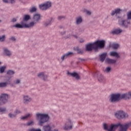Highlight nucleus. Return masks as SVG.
<instances>
[{
	"instance_id": "nucleus-1",
	"label": "nucleus",
	"mask_w": 131,
	"mask_h": 131,
	"mask_svg": "<svg viewBox=\"0 0 131 131\" xmlns=\"http://www.w3.org/2000/svg\"><path fill=\"white\" fill-rule=\"evenodd\" d=\"M36 118L37 120L39 121V125H42L43 123L49 120V115L37 113L36 115Z\"/></svg>"
},
{
	"instance_id": "nucleus-2",
	"label": "nucleus",
	"mask_w": 131,
	"mask_h": 131,
	"mask_svg": "<svg viewBox=\"0 0 131 131\" xmlns=\"http://www.w3.org/2000/svg\"><path fill=\"white\" fill-rule=\"evenodd\" d=\"M35 23H36L31 22L29 24H27L26 23H24V21H21V25L17 24L14 25L13 27H15L16 28H32Z\"/></svg>"
},
{
	"instance_id": "nucleus-3",
	"label": "nucleus",
	"mask_w": 131,
	"mask_h": 131,
	"mask_svg": "<svg viewBox=\"0 0 131 131\" xmlns=\"http://www.w3.org/2000/svg\"><path fill=\"white\" fill-rule=\"evenodd\" d=\"M122 100L121 94H113L111 95L110 101L111 103H117Z\"/></svg>"
},
{
	"instance_id": "nucleus-4",
	"label": "nucleus",
	"mask_w": 131,
	"mask_h": 131,
	"mask_svg": "<svg viewBox=\"0 0 131 131\" xmlns=\"http://www.w3.org/2000/svg\"><path fill=\"white\" fill-rule=\"evenodd\" d=\"M115 116L118 119H122L123 118H126V117H128V115H127L124 112L119 111L115 114Z\"/></svg>"
},
{
	"instance_id": "nucleus-5",
	"label": "nucleus",
	"mask_w": 131,
	"mask_h": 131,
	"mask_svg": "<svg viewBox=\"0 0 131 131\" xmlns=\"http://www.w3.org/2000/svg\"><path fill=\"white\" fill-rule=\"evenodd\" d=\"M8 99L9 95L7 94H2L0 95V106L5 105V104L8 102Z\"/></svg>"
},
{
	"instance_id": "nucleus-6",
	"label": "nucleus",
	"mask_w": 131,
	"mask_h": 131,
	"mask_svg": "<svg viewBox=\"0 0 131 131\" xmlns=\"http://www.w3.org/2000/svg\"><path fill=\"white\" fill-rule=\"evenodd\" d=\"M94 43L95 50H98V48L103 49L105 47V41L98 40L96 41Z\"/></svg>"
},
{
	"instance_id": "nucleus-7",
	"label": "nucleus",
	"mask_w": 131,
	"mask_h": 131,
	"mask_svg": "<svg viewBox=\"0 0 131 131\" xmlns=\"http://www.w3.org/2000/svg\"><path fill=\"white\" fill-rule=\"evenodd\" d=\"M51 7H52V4L51 2H47L39 6V9L42 11H46V10H48V9L51 8Z\"/></svg>"
},
{
	"instance_id": "nucleus-8",
	"label": "nucleus",
	"mask_w": 131,
	"mask_h": 131,
	"mask_svg": "<svg viewBox=\"0 0 131 131\" xmlns=\"http://www.w3.org/2000/svg\"><path fill=\"white\" fill-rule=\"evenodd\" d=\"M63 128L64 129V130L72 129V122H71V120H70V119H68L67 120L66 124Z\"/></svg>"
},
{
	"instance_id": "nucleus-9",
	"label": "nucleus",
	"mask_w": 131,
	"mask_h": 131,
	"mask_svg": "<svg viewBox=\"0 0 131 131\" xmlns=\"http://www.w3.org/2000/svg\"><path fill=\"white\" fill-rule=\"evenodd\" d=\"M118 24L121 26H125V27H127V26L129 25L130 23L129 20H124L122 19V18H120L118 21Z\"/></svg>"
},
{
	"instance_id": "nucleus-10",
	"label": "nucleus",
	"mask_w": 131,
	"mask_h": 131,
	"mask_svg": "<svg viewBox=\"0 0 131 131\" xmlns=\"http://www.w3.org/2000/svg\"><path fill=\"white\" fill-rule=\"evenodd\" d=\"M96 74L97 76L98 81L100 82H105V81H106V79L104 78V76H103L99 71L96 72Z\"/></svg>"
},
{
	"instance_id": "nucleus-11",
	"label": "nucleus",
	"mask_w": 131,
	"mask_h": 131,
	"mask_svg": "<svg viewBox=\"0 0 131 131\" xmlns=\"http://www.w3.org/2000/svg\"><path fill=\"white\" fill-rule=\"evenodd\" d=\"M121 96L122 100V99L124 100H129V99H131V92H128L127 93L121 94Z\"/></svg>"
},
{
	"instance_id": "nucleus-12",
	"label": "nucleus",
	"mask_w": 131,
	"mask_h": 131,
	"mask_svg": "<svg viewBox=\"0 0 131 131\" xmlns=\"http://www.w3.org/2000/svg\"><path fill=\"white\" fill-rule=\"evenodd\" d=\"M32 101V99L31 98L29 97V96L27 95H25L23 97V103L24 104H28V103H30V102H31Z\"/></svg>"
},
{
	"instance_id": "nucleus-13",
	"label": "nucleus",
	"mask_w": 131,
	"mask_h": 131,
	"mask_svg": "<svg viewBox=\"0 0 131 131\" xmlns=\"http://www.w3.org/2000/svg\"><path fill=\"white\" fill-rule=\"evenodd\" d=\"M40 19V14H35L33 17L34 21H32V22L35 23L34 24V25H35V24H36V23H37V22L39 21Z\"/></svg>"
},
{
	"instance_id": "nucleus-14",
	"label": "nucleus",
	"mask_w": 131,
	"mask_h": 131,
	"mask_svg": "<svg viewBox=\"0 0 131 131\" xmlns=\"http://www.w3.org/2000/svg\"><path fill=\"white\" fill-rule=\"evenodd\" d=\"M94 43H90L86 46V51H88V52H90V51H92L93 49L95 50V46H94Z\"/></svg>"
},
{
	"instance_id": "nucleus-15",
	"label": "nucleus",
	"mask_w": 131,
	"mask_h": 131,
	"mask_svg": "<svg viewBox=\"0 0 131 131\" xmlns=\"http://www.w3.org/2000/svg\"><path fill=\"white\" fill-rule=\"evenodd\" d=\"M122 12V10L120 9H116L114 10H113L111 13L112 16H114V15H118V14H119L120 13H121Z\"/></svg>"
},
{
	"instance_id": "nucleus-16",
	"label": "nucleus",
	"mask_w": 131,
	"mask_h": 131,
	"mask_svg": "<svg viewBox=\"0 0 131 131\" xmlns=\"http://www.w3.org/2000/svg\"><path fill=\"white\" fill-rule=\"evenodd\" d=\"M68 74L69 75H71L73 77H75L76 79H79V75L77 73H70V72H68Z\"/></svg>"
},
{
	"instance_id": "nucleus-17",
	"label": "nucleus",
	"mask_w": 131,
	"mask_h": 131,
	"mask_svg": "<svg viewBox=\"0 0 131 131\" xmlns=\"http://www.w3.org/2000/svg\"><path fill=\"white\" fill-rule=\"evenodd\" d=\"M121 32H122V30L117 29L112 31L111 33L112 34H119V33H121Z\"/></svg>"
},
{
	"instance_id": "nucleus-18",
	"label": "nucleus",
	"mask_w": 131,
	"mask_h": 131,
	"mask_svg": "<svg viewBox=\"0 0 131 131\" xmlns=\"http://www.w3.org/2000/svg\"><path fill=\"white\" fill-rule=\"evenodd\" d=\"M19 113H20V111L16 110L15 111V114H12L10 113L8 115V116L10 118H14V117H16V116L17 115V114H19Z\"/></svg>"
},
{
	"instance_id": "nucleus-19",
	"label": "nucleus",
	"mask_w": 131,
	"mask_h": 131,
	"mask_svg": "<svg viewBox=\"0 0 131 131\" xmlns=\"http://www.w3.org/2000/svg\"><path fill=\"white\" fill-rule=\"evenodd\" d=\"M71 55H73V53H72V52H68L67 54L63 55L61 57V59H62V61H64V59H67V58H68V57H69V56H71Z\"/></svg>"
},
{
	"instance_id": "nucleus-20",
	"label": "nucleus",
	"mask_w": 131,
	"mask_h": 131,
	"mask_svg": "<svg viewBox=\"0 0 131 131\" xmlns=\"http://www.w3.org/2000/svg\"><path fill=\"white\" fill-rule=\"evenodd\" d=\"M107 56V53H104L100 55V60L101 62H104L106 57Z\"/></svg>"
},
{
	"instance_id": "nucleus-21",
	"label": "nucleus",
	"mask_w": 131,
	"mask_h": 131,
	"mask_svg": "<svg viewBox=\"0 0 131 131\" xmlns=\"http://www.w3.org/2000/svg\"><path fill=\"white\" fill-rule=\"evenodd\" d=\"M110 56L112 57H116V58H119V54L115 51L111 52L110 53Z\"/></svg>"
},
{
	"instance_id": "nucleus-22",
	"label": "nucleus",
	"mask_w": 131,
	"mask_h": 131,
	"mask_svg": "<svg viewBox=\"0 0 131 131\" xmlns=\"http://www.w3.org/2000/svg\"><path fill=\"white\" fill-rule=\"evenodd\" d=\"M106 62H107L108 64H114L116 63V60L110 58H106Z\"/></svg>"
},
{
	"instance_id": "nucleus-23",
	"label": "nucleus",
	"mask_w": 131,
	"mask_h": 131,
	"mask_svg": "<svg viewBox=\"0 0 131 131\" xmlns=\"http://www.w3.org/2000/svg\"><path fill=\"white\" fill-rule=\"evenodd\" d=\"M38 77H42L43 80H46L47 78H48V76L45 75L44 73H41L38 74Z\"/></svg>"
},
{
	"instance_id": "nucleus-24",
	"label": "nucleus",
	"mask_w": 131,
	"mask_h": 131,
	"mask_svg": "<svg viewBox=\"0 0 131 131\" xmlns=\"http://www.w3.org/2000/svg\"><path fill=\"white\" fill-rule=\"evenodd\" d=\"M31 116H32V115H31V114H28L26 116L21 117V119L22 120H26V119L29 118V117H31Z\"/></svg>"
},
{
	"instance_id": "nucleus-25",
	"label": "nucleus",
	"mask_w": 131,
	"mask_h": 131,
	"mask_svg": "<svg viewBox=\"0 0 131 131\" xmlns=\"http://www.w3.org/2000/svg\"><path fill=\"white\" fill-rule=\"evenodd\" d=\"M30 19V16L28 15H25L23 20L22 22H24V23H26V21H28Z\"/></svg>"
},
{
	"instance_id": "nucleus-26",
	"label": "nucleus",
	"mask_w": 131,
	"mask_h": 131,
	"mask_svg": "<svg viewBox=\"0 0 131 131\" xmlns=\"http://www.w3.org/2000/svg\"><path fill=\"white\" fill-rule=\"evenodd\" d=\"M4 53L6 56H11L12 55L10 51L8 50L7 48L4 49Z\"/></svg>"
},
{
	"instance_id": "nucleus-27",
	"label": "nucleus",
	"mask_w": 131,
	"mask_h": 131,
	"mask_svg": "<svg viewBox=\"0 0 131 131\" xmlns=\"http://www.w3.org/2000/svg\"><path fill=\"white\" fill-rule=\"evenodd\" d=\"M51 126L48 125L43 126V129L45 131H51Z\"/></svg>"
},
{
	"instance_id": "nucleus-28",
	"label": "nucleus",
	"mask_w": 131,
	"mask_h": 131,
	"mask_svg": "<svg viewBox=\"0 0 131 131\" xmlns=\"http://www.w3.org/2000/svg\"><path fill=\"white\" fill-rule=\"evenodd\" d=\"M81 22H82V18H81V17H79L76 18V24H80Z\"/></svg>"
},
{
	"instance_id": "nucleus-29",
	"label": "nucleus",
	"mask_w": 131,
	"mask_h": 131,
	"mask_svg": "<svg viewBox=\"0 0 131 131\" xmlns=\"http://www.w3.org/2000/svg\"><path fill=\"white\" fill-rule=\"evenodd\" d=\"M8 85L7 82H1L0 83V88H6Z\"/></svg>"
},
{
	"instance_id": "nucleus-30",
	"label": "nucleus",
	"mask_w": 131,
	"mask_h": 131,
	"mask_svg": "<svg viewBox=\"0 0 131 131\" xmlns=\"http://www.w3.org/2000/svg\"><path fill=\"white\" fill-rule=\"evenodd\" d=\"M4 3H10L11 4H14L15 3V0H3Z\"/></svg>"
},
{
	"instance_id": "nucleus-31",
	"label": "nucleus",
	"mask_w": 131,
	"mask_h": 131,
	"mask_svg": "<svg viewBox=\"0 0 131 131\" xmlns=\"http://www.w3.org/2000/svg\"><path fill=\"white\" fill-rule=\"evenodd\" d=\"M75 50L77 52L78 54H82L83 53V51L78 47H76Z\"/></svg>"
},
{
	"instance_id": "nucleus-32",
	"label": "nucleus",
	"mask_w": 131,
	"mask_h": 131,
	"mask_svg": "<svg viewBox=\"0 0 131 131\" xmlns=\"http://www.w3.org/2000/svg\"><path fill=\"white\" fill-rule=\"evenodd\" d=\"M119 47V45L118 44L116 43H113L112 45V47L113 49H118V48Z\"/></svg>"
},
{
	"instance_id": "nucleus-33",
	"label": "nucleus",
	"mask_w": 131,
	"mask_h": 131,
	"mask_svg": "<svg viewBox=\"0 0 131 131\" xmlns=\"http://www.w3.org/2000/svg\"><path fill=\"white\" fill-rule=\"evenodd\" d=\"M5 70H6V67H1L0 68V72L1 73H4L5 72Z\"/></svg>"
},
{
	"instance_id": "nucleus-34",
	"label": "nucleus",
	"mask_w": 131,
	"mask_h": 131,
	"mask_svg": "<svg viewBox=\"0 0 131 131\" xmlns=\"http://www.w3.org/2000/svg\"><path fill=\"white\" fill-rule=\"evenodd\" d=\"M36 8L35 7H32V8H31V9L30 10V13H34V12H36Z\"/></svg>"
},
{
	"instance_id": "nucleus-35",
	"label": "nucleus",
	"mask_w": 131,
	"mask_h": 131,
	"mask_svg": "<svg viewBox=\"0 0 131 131\" xmlns=\"http://www.w3.org/2000/svg\"><path fill=\"white\" fill-rule=\"evenodd\" d=\"M14 73L15 72H14V71L11 70H9L7 72V74H8L9 75H13V74H14Z\"/></svg>"
},
{
	"instance_id": "nucleus-36",
	"label": "nucleus",
	"mask_w": 131,
	"mask_h": 131,
	"mask_svg": "<svg viewBox=\"0 0 131 131\" xmlns=\"http://www.w3.org/2000/svg\"><path fill=\"white\" fill-rule=\"evenodd\" d=\"M127 17L128 19H131V11H129L127 13Z\"/></svg>"
},
{
	"instance_id": "nucleus-37",
	"label": "nucleus",
	"mask_w": 131,
	"mask_h": 131,
	"mask_svg": "<svg viewBox=\"0 0 131 131\" xmlns=\"http://www.w3.org/2000/svg\"><path fill=\"white\" fill-rule=\"evenodd\" d=\"M5 36L4 35L2 37L0 36V41H5Z\"/></svg>"
},
{
	"instance_id": "nucleus-38",
	"label": "nucleus",
	"mask_w": 131,
	"mask_h": 131,
	"mask_svg": "<svg viewBox=\"0 0 131 131\" xmlns=\"http://www.w3.org/2000/svg\"><path fill=\"white\" fill-rule=\"evenodd\" d=\"M111 70V68L110 67H107L105 69V71L107 72V73H108V72H110Z\"/></svg>"
},
{
	"instance_id": "nucleus-39",
	"label": "nucleus",
	"mask_w": 131,
	"mask_h": 131,
	"mask_svg": "<svg viewBox=\"0 0 131 131\" xmlns=\"http://www.w3.org/2000/svg\"><path fill=\"white\" fill-rule=\"evenodd\" d=\"M62 19H65V16H59L58 17V20H62Z\"/></svg>"
},
{
	"instance_id": "nucleus-40",
	"label": "nucleus",
	"mask_w": 131,
	"mask_h": 131,
	"mask_svg": "<svg viewBox=\"0 0 131 131\" xmlns=\"http://www.w3.org/2000/svg\"><path fill=\"white\" fill-rule=\"evenodd\" d=\"M6 111V108L0 107V112H5Z\"/></svg>"
},
{
	"instance_id": "nucleus-41",
	"label": "nucleus",
	"mask_w": 131,
	"mask_h": 131,
	"mask_svg": "<svg viewBox=\"0 0 131 131\" xmlns=\"http://www.w3.org/2000/svg\"><path fill=\"white\" fill-rule=\"evenodd\" d=\"M27 124V125H32V124H33V121H30Z\"/></svg>"
},
{
	"instance_id": "nucleus-42",
	"label": "nucleus",
	"mask_w": 131,
	"mask_h": 131,
	"mask_svg": "<svg viewBox=\"0 0 131 131\" xmlns=\"http://www.w3.org/2000/svg\"><path fill=\"white\" fill-rule=\"evenodd\" d=\"M86 13L87 14V15H91L92 12H91V11H90L89 10H86Z\"/></svg>"
},
{
	"instance_id": "nucleus-43",
	"label": "nucleus",
	"mask_w": 131,
	"mask_h": 131,
	"mask_svg": "<svg viewBox=\"0 0 131 131\" xmlns=\"http://www.w3.org/2000/svg\"><path fill=\"white\" fill-rule=\"evenodd\" d=\"M14 82L16 84H17L18 83H20V80L17 79L16 80H15V81H14Z\"/></svg>"
},
{
	"instance_id": "nucleus-44",
	"label": "nucleus",
	"mask_w": 131,
	"mask_h": 131,
	"mask_svg": "<svg viewBox=\"0 0 131 131\" xmlns=\"http://www.w3.org/2000/svg\"><path fill=\"white\" fill-rule=\"evenodd\" d=\"M51 25V21H50L49 23H46L45 24V26H48V25Z\"/></svg>"
},
{
	"instance_id": "nucleus-45",
	"label": "nucleus",
	"mask_w": 131,
	"mask_h": 131,
	"mask_svg": "<svg viewBox=\"0 0 131 131\" xmlns=\"http://www.w3.org/2000/svg\"><path fill=\"white\" fill-rule=\"evenodd\" d=\"M11 40H13V41H15L16 40V38H15V37H12L10 38Z\"/></svg>"
},
{
	"instance_id": "nucleus-46",
	"label": "nucleus",
	"mask_w": 131,
	"mask_h": 131,
	"mask_svg": "<svg viewBox=\"0 0 131 131\" xmlns=\"http://www.w3.org/2000/svg\"><path fill=\"white\" fill-rule=\"evenodd\" d=\"M31 131H41L40 129H32L31 130Z\"/></svg>"
},
{
	"instance_id": "nucleus-47",
	"label": "nucleus",
	"mask_w": 131,
	"mask_h": 131,
	"mask_svg": "<svg viewBox=\"0 0 131 131\" xmlns=\"http://www.w3.org/2000/svg\"><path fill=\"white\" fill-rule=\"evenodd\" d=\"M17 21V19L15 18H13L12 20V22H16Z\"/></svg>"
},
{
	"instance_id": "nucleus-48",
	"label": "nucleus",
	"mask_w": 131,
	"mask_h": 131,
	"mask_svg": "<svg viewBox=\"0 0 131 131\" xmlns=\"http://www.w3.org/2000/svg\"><path fill=\"white\" fill-rule=\"evenodd\" d=\"M83 41H84V40L82 39H81L80 40H79V42H83Z\"/></svg>"
},
{
	"instance_id": "nucleus-49",
	"label": "nucleus",
	"mask_w": 131,
	"mask_h": 131,
	"mask_svg": "<svg viewBox=\"0 0 131 131\" xmlns=\"http://www.w3.org/2000/svg\"><path fill=\"white\" fill-rule=\"evenodd\" d=\"M73 36H74L75 38H77V35H73Z\"/></svg>"
},
{
	"instance_id": "nucleus-50",
	"label": "nucleus",
	"mask_w": 131,
	"mask_h": 131,
	"mask_svg": "<svg viewBox=\"0 0 131 131\" xmlns=\"http://www.w3.org/2000/svg\"><path fill=\"white\" fill-rule=\"evenodd\" d=\"M61 34L63 35V34H65V32H63V33H61Z\"/></svg>"
},
{
	"instance_id": "nucleus-51",
	"label": "nucleus",
	"mask_w": 131,
	"mask_h": 131,
	"mask_svg": "<svg viewBox=\"0 0 131 131\" xmlns=\"http://www.w3.org/2000/svg\"><path fill=\"white\" fill-rule=\"evenodd\" d=\"M53 131H58V129H55Z\"/></svg>"
},
{
	"instance_id": "nucleus-52",
	"label": "nucleus",
	"mask_w": 131,
	"mask_h": 131,
	"mask_svg": "<svg viewBox=\"0 0 131 131\" xmlns=\"http://www.w3.org/2000/svg\"><path fill=\"white\" fill-rule=\"evenodd\" d=\"M31 129H30V130H29V131H31Z\"/></svg>"
},
{
	"instance_id": "nucleus-53",
	"label": "nucleus",
	"mask_w": 131,
	"mask_h": 131,
	"mask_svg": "<svg viewBox=\"0 0 131 131\" xmlns=\"http://www.w3.org/2000/svg\"><path fill=\"white\" fill-rule=\"evenodd\" d=\"M0 22H2V20H0Z\"/></svg>"
},
{
	"instance_id": "nucleus-54",
	"label": "nucleus",
	"mask_w": 131,
	"mask_h": 131,
	"mask_svg": "<svg viewBox=\"0 0 131 131\" xmlns=\"http://www.w3.org/2000/svg\"><path fill=\"white\" fill-rule=\"evenodd\" d=\"M1 62H0V65H1Z\"/></svg>"
}]
</instances>
